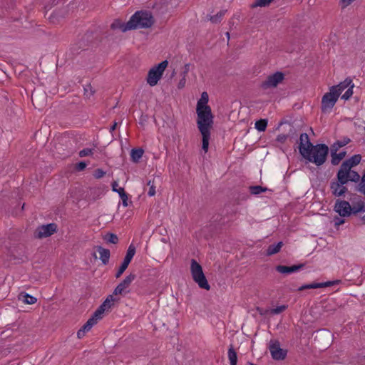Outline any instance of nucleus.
Returning a JSON list of instances; mask_svg holds the SVG:
<instances>
[{
  "label": "nucleus",
  "instance_id": "obj_1",
  "mask_svg": "<svg viewBox=\"0 0 365 365\" xmlns=\"http://www.w3.org/2000/svg\"><path fill=\"white\" fill-rule=\"evenodd\" d=\"M328 153V146L322 143L313 145L309 149L308 148L301 149L302 156L317 166H321L326 162Z\"/></svg>",
  "mask_w": 365,
  "mask_h": 365
},
{
  "label": "nucleus",
  "instance_id": "obj_2",
  "mask_svg": "<svg viewBox=\"0 0 365 365\" xmlns=\"http://www.w3.org/2000/svg\"><path fill=\"white\" fill-rule=\"evenodd\" d=\"M154 24V19L151 13L146 11H136L128 21V29H148Z\"/></svg>",
  "mask_w": 365,
  "mask_h": 365
},
{
  "label": "nucleus",
  "instance_id": "obj_3",
  "mask_svg": "<svg viewBox=\"0 0 365 365\" xmlns=\"http://www.w3.org/2000/svg\"><path fill=\"white\" fill-rule=\"evenodd\" d=\"M361 160V157L360 155H354L351 157L349 159L344 161L340 166L338 173H341L346 176H350L351 178V182H358L361 178L359 174L351 168L356 165H357Z\"/></svg>",
  "mask_w": 365,
  "mask_h": 365
},
{
  "label": "nucleus",
  "instance_id": "obj_4",
  "mask_svg": "<svg viewBox=\"0 0 365 365\" xmlns=\"http://www.w3.org/2000/svg\"><path fill=\"white\" fill-rule=\"evenodd\" d=\"M197 114V124L199 130L202 128L205 130H210L213 124V115L210 106L196 108Z\"/></svg>",
  "mask_w": 365,
  "mask_h": 365
},
{
  "label": "nucleus",
  "instance_id": "obj_5",
  "mask_svg": "<svg viewBox=\"0 0 365 365\" xmlns=\"http://www.w3.org/2000/svg\"><path fill=\"white\" fill-rule=\"evenodd\" d=\"M190 271L194 282L201 289L210 290V286L203 273L202 266L194 259L191 260Z\"/></svg>",
  "mask_w": 365,
  "mask_h": 365
},
{
  "label": "nucleus",
  "instance_id": "obj_6",
  "mask_svg": "<svg viewBox=\"0 0 365 365\" xmlns=\"http://www.w3.org/2000/svg\"><path fill=\"white\" fill-rule=\"evenodd\" d=\"M336 181H332L330 183V189L331 193L335 197H341L348 191L347 187L345 186L348 182H351L350 176H346L337 172Z\"/></svg>",
  "mask_w": 365,
  "mask_h": 365
},
{
  "label": "nucleus",
  "instance_id": "obj_7",
  "mask_svg": "<svg viewBox=\"0 0 365 365\" xmlns=\"http://www.w3.org/2000/svg\"><path fill=\"white\" fill-rule=\"evenodd\" d=\"M168 65V61L165 60L160 63L158 66L153 67L148 73L147 83L150 86H155L158 81L161 78L163 72Z\"/></svg>",
  "mask_w": 365,
  "mask_h": 365
},
{
  "label": "nucleus",
  "instance_id": "obj_8",
  "mask_svg": "<svg viewBox=\"0 0 365 365\" xmlns=\"http://www.w3.org/2000/svg\"><path fill=\"white\" fill-rule=\"evenodd\" d=\"M354 85L351 78H347L344 81L339 83L336 86H333L330 88V91H333L334 93H339V96L341 93L347 88L346 92L341 96V98L346 101L349 100L353 95V88Z\"/></svg>",
  "mask_w": 365,
  "mask_h": 365
},
{
  "label": "nucleus",
  "instance_id": "obj_9",
  "mask_svg": "<svg viewBox=\"0 0 365 365\" xmlns=\"http://www.w3.org/2000/svg\"><path fill=\"white\" fill-rule=\"evenodd\" d=\"M339 98V93L330 91L326 93L322 98L321 110L323 113H329Z\"/></svg>",
  "mask_w": 365,
  "mask_h": 365
},
{
  "label": "nucleus",
  "instance_id": "obj_10",
  "mask_svg": "<svg viewBox=\"0 0 365 365\" xmlns=\"http://www.w3.org/2000/svg\"><path fill=\"white\" fill-rule=\"evenodd\" d=\"M284 78V74L282 72L277 71L274 73L267 76V79L261 84L263 89L275 88Z\"/></svg>",
  "mask_w": 365,
  "mask_h": 365
},
{
  "label": "nucleus",
  "instance_id": "obj_11",
  "mask_svg": "<svg viewBox=\"0 0 365 365\" xmlns=\"http://www.w3.org/2000/svg\"><path fill=\"white\" fill-rule=\"evenodd\" d=\"M56 230L57 225L56 223L43 225L37 227L34 232V236L38 239L48 237L55 233Z\"/></svg>",
  "mask_w": 365,
  "mask_h": 365
},
{
  "label": "nucleus",
  "instance_id": "obj_12",
  "mask_svg": "<svg viewBox=\"0 0 365 365\" xmlns=\"http://www.w3.org/2000/svg\"><path fill=\"white\" fill-rule=\"evenodd\" d=\"M135 247L133 244H130L127 250L125 257L123 259V263L120 266L118 270L115 273V277L119 278L123 274V273L125 271L127 267H128L130 262H131L133 257L135 254Z\"/></svg>",
  "mask_w": 365,
  "mask_h": 365
},
{
  "label": "nucleus",
  "instance_id": "obj_13",
  "mask_svg": "<svg viewBox=\"0 0 365 365\" xmlns=\"http://www.w3.org/2000/svg\"><path fill=\"white\" fill-rule=\"evenodd\" d=\"M269 349L274 360H283L287 356V350L282 349L280 343L277 340L270 341Z\"/></svg>",
  "mask_w": 365,
  "mask_h": 365
},
{
  "label": "nucleus",
  "instance_id": "obj_14",
  "mask_svg": "<svg viewBox=\"0 0 365 365\" xmlns=\"http://www.w3.org/2000/svg\"><path fill=\"white\" fill-rule=\"evenodd\" d=\"M334 211L341 217H349L351 214L352 207L348 201L338 199L335 202Z\"/></svg>",
  "mask_w": 365,
  "mask_h": 365
},
{
  "label": "nucleus",
  "instance_id": "obj_15",
  "mask_svg": "<svg viewBox=\"0 0 365 365\" xmlns=\"http://www.w3.org/2000/svg\"><path fill=\"white\" fill-rule=\"evenodd\" d=\"M114 294H110L107 297L105 301L100 305V307L95 311V317H98L101 319L103 318V314L105 312L109 309L114 305L115 299Z\"/></svg>",
  "mask_w": 365,
  "mask_h": 365
},
{
  "label": "nucleus",
  "instance_id": "obj_16",
  "mask_svg": "<svg viewBox=\"0 0 365 365\" xmlns=\"http://www.w3.org/2000/svg\"><path fill=\"white\" fill-rule=\"evenodd\" d=\"M135 277V274L130 273L115 288L113 294L118 295L125 294V289L130 285Z\"/></svg>",
  "mask_w": 365,
  "mask_h": 365
},
{
  "label": "nucleus",
  "instance_id": "obj_17",
  "mask_svg": "<svg viewBox=\"0 0 365 365\" xmlns=\"http://www.w3.org/2000/svg\"><path fill=\"white\" fill-rule=\"evenodd\" d=\"M304 266V264H294L290 267L284 265H277L276 266L275 269L278 272L281 274H289L293 272H298L299 270L302 269Z\"/></svg>",
  "mask_w": 365,
  "mask_h": 365
},
{
  "label": "nucleus",
  "instance_id": "obj_18",
  "mask_svg": "<svg viewBox=\"0 0 365 365\" xmlns=\"http://www.w3.org/2000/svg\"><path fill=\"white\" fill-rule=\"evenodd\" d=\"M46 100V95L45 93L34 91L31 94L32 103L34 106L36 108H38V109H41V107L45 104Z\"/></svg>",
  "mask_w": 365,
  "mask_h": 365
},
{
  "label": "nucleus",
  "instance_id": "obj_19",
  "mask_svg": "<svg viewBox=\"0 0 365 365\" xmlns=\"http://www.w3.org/2000/svg\"><path fill=\"white\" fill-rule=\"evenodd\" d=\"M117 186H118V183L116 182H114L112 184L113 190L115 191V192H117L119 194V196H120V197L122 200L123 205L124 207H127L128 205V195L125 192L124 188L119 187L118 189H117L116 188Z\"/></svg>",
  "mask_w": 365,
  "mask_h": 365
},
{
  "label": "nucleus",
  "instance_id": "obj_20",
  "mask_svg": "<svg viewBox=\"0 0 365 365\" xmlns=\"http://www.w3.org/2000/svg\"><path fill=\"white\" fill-rule=\"evenodd\" d=\"M190 63H186L183 68H182V71L180 73V76H181V79L180 80L178 84V88L179 89H182L185 87V83H186V77L187 76V73L190 71Z\"/></svg>",
  "mask_w": 365,
  "mask_h": 365
},
{
  "label": "nucleus",
  "instance_id": "obj_21",
  "mask_svg": "<svg viewBox=\"0 0 365 365\" xmlns=\"http://www.w3.org/2000/svg\"><path fill=\"white\" fill-rule=\"evenodd\" d=\"M346 153L345 151L337 153L336 149H331V163L333 165H338L340 161L346 156Z\"/></svg>",
  "mask_w": 365,
  "mask_h": 365
},
{
  "label": "nucleus",
  "instance_id": "obj_22",
  "mask_svg": "<svg viewBox=\"0 0 365 365\" xmlns=\"http://www.w3.org/2000/svg\"><path fill=\"white\" fill-rule=\"evenodd\" d=\"M97 251L100 255V259L103 264H107L109 262L110 258V250L102 247L101 246L97 247Z\"/></svg>",
  "mask_w": 365,
  "mask_h": 365
},
{
  "label": "nucleus",
  "instance_id": "obj_23",
  "mask_svg": "<svg viewBox=\"0 0 365 365\" xmlns=\"http://www.w3.org/2000/svg\"><path fill=\"white\" fill-rule=\"evenodd\" d=\"M128 21L125 24L123 21H121L120 19H115L114 21L111 24L110 28L113 30L119 29L123 32H125L129 30H132V29H128Z\"/></svg>",
  "mask_w": 365,
  "mask_h": 365
},
{
  "label": "nucleus",
  "instance_id": "obj_24",
  "mask_svg": "<svg viewBox=\"0 0 365 365\" xmlns=\"http://www.w3.org/2000/svg\"><path fill=\"white\" fill-rule=\"evenodd\" d=\"M202 136V150L207 153L208 150L209 146V140L210 138V130H205V128H202V130H200Z\"/></svg>",
  "mask_w": 365,
  "mask_h": 365
},
{
  "label": "nucleus",
  "instance_id": "obj_25",
  "mask_svg": "<svg viewBox=\"0 0 365 365\" xmlns=\"http://www.w3.org/2000/svg\"><path fill=\"white\" fill-rule=\"evenodd\" d=\"M300 144L299 147V153H301V149L302 148H310L313 145V144L310 142L309 135L307 133H302L299 138Z\"/></svg>",
  "mask_w": 365,
  "mask_h": 365
},
{
  "label": "nucleus",
  "instance_id": "obj_26",
  "mask_svg": "<svg viewBox=\"0 0 365 365\" xmlns=\"http://www.w3.org/2000/svg\"><path fill=\"white\" fill-rule=\"evenodd\" d=\"M19 300L22 301L24 303L27 304H34L36 302L37 299L36 297L29 295L27 293L21 292L19 294Z\"/></svg>",
  "mask_w": 365,
  "mask_h": 365
},
{
  "label": "nucleus",
  "instance_id": "obj_27",
  "mask_svg": "<svg viewBox=\"0 0 365 365\" xmlns=\"http://www.w3.org/2000/svg\"><path fill=\"white\" fill-rule=\"evenodd\" d=\"M287 309V305L283 304L277 307L274 309H266L264 312L259 311L260 314H270L272 315L279 314Z\"/></svg>",
  "mask_w": 365,
  "mask_h": 365
},
{
  "label": "nucleus",
  "instance_id": "obj_28",
  "mask_svg": "<svg viewBox=\"0 0 365 365\" xmlns=\"http://www.w3.org/2000/svg\"><path fill=\"white\" fill-rule=\"evenodd\" d=\"M101 319L98 317H95V314H93L91 317L88 319L86 324L81 327L82 329L86 331V332L91 330L93 325H95L98 321Z\"/></svg>",
  "mask_w": 365,
  "mask_h": 365
},
{
  "label": "nucleus",
  "instance_id": "obj_29",
  "mask_svg": "<svg viewBox=\"0 0 365 365\" xmlns=\"http://www.w3.org/2000/svg\"><path fill=\"white\" fill-rule=\"evenodd\" d=\"M144 150L142 148H134L131 150L130 158L134 163H138L142 158Z\"/></svg>",
  "mask_w": 365,
  "mask_h": 365
},
{
  "label": "nucleus",
  "instance_id": "obj_30",
  "mask_svg": "<svg viewBox=\"0 0 365 365\" xmlns=\"http://www.w3.org/2000/svg\"><path fill=\"white\" fill-rule=\"evenodd\" d=\"M283 245L282 242H279L277 244L270 245L267 249V255L270 256L278 253Z\"/></svg>",
  "mask_w": 365,
  "mask_h": 365
},
{
  "label": "nucleus",
  "instance_id": "obj_31",
  "mask_svg": "<svg viewBox=\"0 0 365 365\" xmlns=\"http://www.w3.org/2000/svg\"><path fill=\"white\" fill-rule=\"evenodd\" d=\"M228 358L230 362V365H237V353L235 351L233 346L231 344L228 349Z\"/></svg>",
  "mask_w": 365,
  "mask_h": 365
},
{
  "label": "nucleus",
  "instance_id": "obj_32",
  "mask_svg": "<svg viewBox=\"0 0 365 365\" xmlns=\"http://www.w3.org/2000/svg\"><path fill=\"white\" fill-rule=\"evenodd\" d=\"M351 141V140L347 138V137H345L343 139L340 140H337L331 146V149H336V151H338L339 149L341 147H344L346 145H347L349 142Z\"/></svg>",
  "mask_w": 365,
  "mask_h": 365
},
{
  "label": "nucleus",
  "instance_id": "obj_33",
  "mask_svg": "<svg viewBox=\"0 0 365 365\" xmlns=\"http://www.w3.org/2000/svg\"><path fill=\"white\" fill-rule=\"evenodd\" d=\"M209 100L208 94L207 92H203L201 95L200 99L197 101V108H204L208 106L207 102Z\"/></svg>",
  "mask_w": 365,
  "mask_h": 365
},
{
  "label": "nucleus",
  "instance_id": "obj_34",
  "mask_svg": "<svg viewBox=\"0 0 365 365\" xmlns=\"http://www.w3.org/2000/svg\"><path fill=\"white\" fill-rule=\"evenodd\" d=\"M225 12H226L225 10L220 11L217 14H215L214 16H210L209 19H210V21L212 23L217 24V23L221 21V20H222V17L224 16Z\"/></svg>",
  "mask_w": 365,
  "mask_h": 365
},
{
  "label": "nucleus",
  "instance_id": "obj_35",
  "mask_svg": "<svg viewBox=\"0 0 365 365\" xmlns=\"http://www.w3.org/2000/svg\"><path fill=\"white\" fill-rule=\"evenodd\" d=\"M104 240H106L107 242L112 243V244H117L118 242V237L115 234L113 233H107L104 237Z\"/></svg>",
  "mask_w": 365,
  "mask_h": 365
},
{
  "label": "nucleus",
  "instance_id": "obj_36",
  "mask_svg": "<svg viewBox=\"0 0 365 365\" xmlns=\"http://www.w3.org/2000/svg\"><path fill=\"white\" fill-rule=\"evenodd\" d=\"M249 189H250L251 194H252V195H259V194L267 190V187H264L260 185L250 186L249 187Z\"/></svg>",
  "mask_w": 365,
  "mask_h": 365
},
{
  "label": "nucleus",
  "instance_id": "obj_37",
  "mask_svg": "<svg viewBox=\"0 0 365 365\" xmlns=\"http://www.w3.org/2000/svg\"><path fill=\"white\" fill-rule=\"evenodd\" d=\"M267 126V120L260 119L255 123V128L259 131H264Z\"/></svg>",
  "mask_w": 365,
  "mask_h": 365
},
{
  "label": "nucleus",
  "instance_id": "obj_38",
  "mask_svg": "<svg viewBox=\"0 0 365 365\" xmlns=\"http://www.w3.org/2000/svg\"><path fill=\"white\" fill-rule=\"evenodd\" d=\"M365 212L364 202L363 201H360L352 207L351 213L356 214L358 212Z\"/></svg>",
  "mask_w": 365,
  "mask_h": 365
},
{
  "label": "nucleus",
  "instance_id": "obj_39",
  "mask_svg": "<svg viewBox=\"0 0 365 365\" xmlns=\"http://www.w3.org/2000/svg\"><path fill=\"white\" fill-rule=\"evenodd\" d=\"M273 0H256L255 4H253L252 7H264L269 6Z\"/></svg>",
  "mask_w": 365,
  "mask_h": 365
},
{
  "label": "nucleus",
  "instance_id": "obj_40",
  "mask_svg": "<svg viewBox=\"0 0 365 365\" xmlns=\"http://www.w3.org/2000/svg\"><path fill=\"white\" fill-rule=\"evenodd\" d=\"M319 288L318 283L314 282L308 284H304L298 288V291H303L307 289H317Z\"/></svg>",
  "mask_w": 365,
  "mask_h": 365
},
{
  "label": "nucleus",
  "instance_id": "obj_41",
  "mask_svg": "<svg viewBox=\"0 0 365 365\" xmlns=\"http://www.w3.org/2000/svg\"><path fill=\"white\" fill-rule=\"evenodd\" d=\"M85 95L89 98L95 93V90L93 89L91 84L86 85L84 87Z\"/></svg>",
  "mask_w": 365,
  "mask_h": 365
},
{
  "label": "nucleus",
  "instance_id": "obj_42",
  "mask_svg": "<svg viewBox=\"0 0 365 365\" xmlns=\"http://www.w3.org/2000/svg\"><path fill=\"white\" fill-rule=\"evenodd\" d=\"M93 150L91 148H84L79 152V156L80 157H86V156L91 155L93 154Z\"/></svg>",
  "mask_w": 365,
  "mask_h": 365
},
{
  "label": "nucleus",
  "instance_id": "obj_43",
  "mask_svg": "<svg viewBox=\"0 0 365 365\" xmlns=\"http://www.w3.org/2000/svg\"><path fill=\"white\" fill-rule=\"evenodd\" d=\"M338 282H339V281H328L326 282L318 283V285H319V288H324V287L332 286L335 284H337Z\"/></svg>",
  "mask_w": 365,
  "mask_h": 365
},
{
  "label": "nucleus",
  "instance_id": "obj_44",
  "mask_svg": "<svg viewBox=\"0 0 365 365\" xmlns=\"http://www.w3.org/2000/svg\"><path fill=\"white\" fill-rule=\"evenodd\" d=\"M106 174V172H104L102 169L98 168L94 171L93 176L96 179H100L103 178Z\"/></svg>",
  "mask_w": 365,
  "mask_h": 365
},
{
  "label": "nucleus",
  "instance_id": "obj_45",
  "mask_svg": "<svg viewBox=\"0 0 365 365\" xmlns=\"http://www.w3.org/2000/svg\"><path fill=\"white\" fill-rule=\"evenodd\" d=\"M356 190L363 193L365 195V182L360 181L356 187Z\"/></svg>",
  "mask_w": 365,
  "mask_h": 365
},
{
  "label": "nucleus",
  "instance_id": "obj_46",
  "mask_svg": "<svg viewBox=\"0 0 365 365\" xmlns=\"http://www.w3.org/2000/svg\"><path fill=\"white\" fill-rule=\"evenodd\" d=\"M86 167V163L85 162H80L76 165V169L78 171L83 170Z\"/></svg>",
  "mask_w": 365,
  "mask_h": 365
},
{
  "label": "nucleus",
  "instance_id": "obj_47",
  "mask_svg": "<svg viewBox=\"0 0 365 365\" xmlns=\"http://www.w3.org/2000/svg\"><path fill=\"white\" fill-rule=\"evenodd\" d=\"M287 137H288L287 135L281 134L277 137V140L281 143H284L286 141V140L287 139Z\"/></svg>",
  "mask_w": 365,
  "mask_h": 365
},
{
  "label": "nucleus",
  "instance_id": "obj_48",
  "mask_svg": "<svg viewBox=\"0 0 365 365\" xmlns=\"http://www.w3.org/2000/svg\"><path fill=\"white\" fill-rule=\"evenodd\" d=\"M148 195L150 197L154 196L155 195V186L154 185V182H153L152 185H150Z\"/></svg>",
  "mask_w": 365,
  "mask_h": 365
},
{
  "label": "nucleus",
  "instance_id": "obj_49",
  "mask_svg": "<svg viewBox=\"0 0 365 365\" xmlns=\"http://www.w3.org/2000/svg\"><path fill=\"white\" fill-rule=\"evenodd\" d=\"M86 333V331H84L83 329H82L81 328L77 332V336L78 338L79 339H81L82 337H83L85 336V334Z\"/></svg>",
  "mask_w": 365,
  "mask_h": 365
},
{
  "label": "nucleus",
  "instance_id": "obj_50",
  "mask_svg": "<svg viewBox=\"0 0 365 365\" xmlns=\"http://www.w3.org/2000/svg\"><path fill=\"white\" fill-rule=\"evenodd\" d=\"M344 222V220L339 217H336L334 219V224L336 226L340 225L343 224Z\"/></svg>",
  "mask_w": 365,
  "mask_h": 365
},
{
  "label": "nucleus",
  "instance_id": "obj_51",
  "mask_svg": "<svg viewBox=\"0 0 365 365\" xmlns=\"http://www.w3.org/2000/svg\"><path fill=\"white\" fill-rule=\"evenodd\" d=\"M354 1V0H341V1L343 3L344 7L351 4Z\"/></svg>",
  "mask_w": 365,
  "mask_h": 365
},
{
  "label": "nucleus",
  "instance_id": "obj_52",
  "mask_svg": "<svg viewBox=\"0 0 365 365\" xmlns=\"http://www.w3.org/2000/svg\"><path fill=\"white\" fill-rule=\"evenodd\" d=\"M116 126H117V123H116V122H115V123H113V125L110 127V132H113V130H115V128H116Z\"/></svg>",
  "mask_w": 365,
  "mask_h": 365
},
{
  "label": "nucleus",
  "instance_id": "obj_53",
  "mask_svg": "<svg viewBox=\"0 0 365 365\" xmlns=\"http://www.w3.org/2000/svg\"><path fill=\"white\" fill-rule=\"evenodd\" d=\"M60 0H53L52 1V5L55 6V5H58L60 4L59 2Z\"/></svg>",
  "mask_w": 365,
  "mask_h": 365
},
{
  "label": "nucleus",
  "instance_id": "obj_54",
  "mask_svg": "<svg viewBox=\"0 0 365 365\" xmlns=\"http://www.w3.org/2000/svg\"><path fill=\"white\" fill-rule=\"evenodd\" d=\"M153 182H154V181L148 180V182H147V185L150 187V185H152Z\"/></svg>",
  "mask_w": 365,
  "mask_h": 365
},
{
  "label": "nucleus",
  "instance_id": "obj_55",
  "mask_svg": "<svg viewBox=\"0 0 365 365\" xmlns=\"http://www.w3.org/2000/svg\"><path fill=\"white\" fill-rule=\"evenodd\" d=\"M55 15H56V16H63L65 15V14H62V15H58V14H55Z\"/></svg>",
  "mask_w": 365,
  "mask_h": 365
},
{
  "label": "nucleus",
  "instance_id": "obj_56",
  "mask_svg": "<svg viewBox=\"0 0 365 365\" xmlns=\"http://www.w3.org/2000/svg\"><path fill=\"white\" fill-rule=\"evenodd\" d=\"M226 36H227V37H228V38H230V34H229V32H227V33H226Z\"/></svg>",
  "mask_w": 365,
  "mask_h": 365
},
{
  "label": "nucleus",
  "instance_id": "obj_57",
  "mask_svg": "<svg viewBox=\"0 0 365 365\" xmlns=\"http://www.w3.org/2000/svg\"><path fill=\"white\" fill-rule=\"evenodd\" d=\"M247 364H248V365H255V364H253V363H252V362H247Z\"/></svg>",
  "mask_w": 365,
  "mask_h": 365
},
{
  "label": "nucleus",
  "instance_id": "obj_58",
  "mask_svg": "<svg viewBox=\"0 0 365 365\" xmlns=\"http://www.w3.org/2000/svg\"><path fill=\"white\" fill-rule=\"evenodd\" d=\"M364 130H365V127H364Z\"/></svg>",
  "mask_w": 365,
  "mask_h": 365
}]
</instances>
